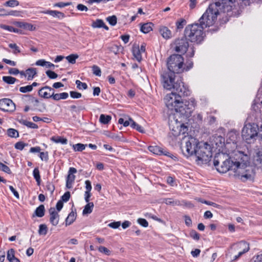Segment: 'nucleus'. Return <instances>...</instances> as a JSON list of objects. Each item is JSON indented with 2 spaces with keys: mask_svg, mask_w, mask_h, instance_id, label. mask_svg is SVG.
Returning a JSON list of instances; mask_svg holds the SVG:
<instances>
[{
  "mask_svg": "<svg viewBox=\"0 0 262 262\" xmlns=\"http://www.w3.org/2000/svg\"><path fill=\"white\" fill-rule=\"evenodd\" d=\"M225 139L221 136H215L213 138V143L216 145V148L222 147L224 144Z\"/></svg>",
  "mask_w": 262,
  "mask_h": 262,
  "instance_id": "5701e85b",
  "label": "nucleus"
},
{
  "mask_svg": "<svg viewBox=\"0 0 262 262\" xmlns=\"http://www.w3.org/2000/svg\"><path fill=\"white\" fill-rule=\"evenodd\" d=\"M5 6L14 7L19 5V2L17 0H9L7 1L4 4Z\"/></svg>",
  "mask_w": 262,
  "mask_h": 262,
  "instance_id": "ea45409f",
  "label": "nucleus"
},
{
  "mask_svg": "<svg viewBox=\"0 0 262 262\" xmlns=\"http://www.w3.org/2000/svg\"><path fill=\"white\" fill-rule=\"evenodd\" d=\"M162 82L164 89L180 92L181 95L186 94L188 88L184 85L181 79L174 81L175 74L170 71L163 73L162 75Z\"/></svg>",
  "mask_w": 262,
  "mask_h": 262,
  "instance_id": "7ed1b4c3",
  "label": "nucleus"
},
{
  "mask_svg": "<svg viewBox=\"0 0 262 262\" xmlns=\"http://www.w3.org/2000/svg\"><path fill=\"white\" fill-rule=\"evenodd\" d=\"M77 172V169L74 167H70L68 175L66 180V187L70 189L72 187V184L74 183L75 179V176L74 173Z\"/></svg>",
  "mask_w": 262,
  "mask_h": 262,
  "instance_id": "f3484780",
  "label": "nucleus"
},
{
  "mask_svg": "<svg viewBox=\"0 0 262 262\" xmlns=\"http://www.w3.org/2000/svg\"><path fill=\"white\" fill-rule=\"evenodd\" d=\"M227 6H231V9L225 8L222 0H219L215 3L209 5L205 13L199 19V21L200 25L204 27H209L214 24L217 19L219 15L222 13H226V16L231 17L238 15V12L234 9L233 4L230 5L228 3Z\"/></svg>",
  "mask_w": 262,
  "mask_h": 262,
  "instance_id": "f03ea898",
  "label": "nucleus"
},
{
  "mask_svg": "<svg viewBox=\"0 0 262 262\" xmlns=\"http://www.w3.org/2000/svg\"><path fill=\"white\" fill-rule=\"evenodd\" d=\"M86 145L81 143H78L73 145V148L75 151H81L84 150Z\"/></svg>",
  "mask_w": 262,
  "mask_h": 262,
  "instance_id": "58836bf2",
  "label": "nucleus"
},
{
  "mask_svg": "<svg viewBox=\"0 0 262 262\" xmlns=\"http://www.w3.org/2000/svg\"><path fill=\"white\" fill-rule=\"evenodd\" d=\"M233 164V177L243 182L252 180L254 176L253 167L250 165L248 155L240 151H235L230 156Z\"/></svg>",
  "mask_w": 262,
  "mask_h": 262,
  "instance_id": "f257e3e1",
  "label": "nucleus"
},
{
  "mask_svg": "<svg viewBox=\"0 0 262 262\" xmlns=\"http://www.w3.org/2000/svg\"><path fill=\"white\" fill-rule=\"evenodd\" d=\"M33 175L34 179L36 180V181L37 182V185L38 186L40 185L41 179H40L39 170L38 168H34L33 172Z\"/></svg>",
  "mask_w": 262,
  "mask_h": 262,
  "instance_id": "72a5a7b5",
  "label": "nucleus"
},
{
  "mask_svg": "<svg viewBox=\"0 0 262 262\" xmlns=\"http://www.w3.org/2000/svg\"><path fill=\"white\" fill-rule=\"evenodd\" d=\"M40 158L42 161H47L49 159L48 154L47 152H40Z\"/></svg>",
  "mask_w": 262,
  "mask_h": 262,
  "instance_id": "680f3d73",
  "label": "nucleus"
},
{
  "mask_svg": "<svg viewBox=\"0 0 262 262\" xmlns=\"http://www.w3.org/2000/svg\"><path fill=\"white\" fill-rule=\"evenodd\" d=\"M137 221L140 225L143 226L144 227H147L148 225L147 221L144 219H138Z\"/></svg>",
  "mask_w": 262,
  "mask_h": 262,
  "instance_id": "bf43d9fd",
  "label": "nucleus"
},
{
  "mask_svg": "<svg viewBox=\"0 0 262 262\" xmlns=\"http://www.w3.org/2000/svg\"><path fill=\"white\" fill-rule=\"evenodd\" d=\"M98 250L100 252L103 253L106 255H110L111 254V251L109 250L107 248L100 246L98 248Z\"/></svg>",
  "mask_w": 262,
  "mask_h": 262,
  "instance_id": "864d4df0",
  "label": "nucleus"
},
{
  "mask_svg": "<svg viewBox=\"0 0 262 262\" xmlns=\"http://www.w3.org/2000/svg\"><path fill=\"white\" fill-rule=\"evenodd\" d=\"M18 121L20 124H23L29 128H37L38 127V125L35 123L28 121L27 120L23 119H18Z\"/></svg>",
  "mask_w": 262,
  "mask_h": 262,
  "instance_id": "a878e982",
  "label": "nucleus"
},
{
  "mask_svg": "<svg viewBox=\"0 0 262 262\" xmlns=\"http://www.w3.org/2000/svg\"><path fill=\"white\" fill-rule=\"evenodd\" d=\"M26 144L22 142H18L15 144V148L19 150H23Z\"/></svg>",
  "mask_w": 262,
  "mask_h": 262,
  "instance_id": "774afa93",
  "label": "nucleus"
},
{
  "mask_svg": "<svg viewBox=\"0 0 262 262\" xmlns=\"http://www.w3.org/2000/svg\"><path fill=\"white\" fill-rule=\"evenodd\" d=\"M94 207V203L93 202L88 203L84 207L83 210V214H90L92 212Z\"/></svg>",
  "mask_w": 262,
  "mask_h": 262,
  "instance_id": "2f4dec72",
  "label": "nucleus"
},
{
  "mask_svg": "<svg viewBox=\"0 0 262 262\" xmlns=\"http://www.w3.org/2000/svg\"><path fill=\"white\" fill-rule=\"evenodd\" d=\"M2 28L3 29H4L5 30H8L10 32H13L15 33H21V30H20L17 28H15L13 27L12 26L4 25L2 27Z\"/></svg>",
  "mask_w": 262,
  "mask_h": 262,
  "instance_id": "79ce46f5",
  "label": "nucleus"
},
{
  "mask_svg": "<svg viewBox=\"0 0 262 262\" xmlns=\"http://www.w3.org/2000/svg\"><path fill=\"white\" fill-rule=\"evenodd\" d=\"M168 124L170 130L169 134L170 137L173 136L174 137H177L181 134L184 135L188 130L187 127L181 121H178V114H169Z\"/></svg>",
  "mask_w": 262,
  "mask_h": 262,
  "instance_id": "0eeeda50",
  "label": "nucleus"
},
{
  "mask_svg": "<svg viewBox=\"0 0 262 262\" xmlns=\"http://www.w3.org/2000/svg\"><path fill=\"white\" fill-rule=\"evenodd\" d=\"M213 164L219 172L229 171V175L233 176V167L230 156L225 153H218L214 157Z\"/></svg>",
  "mask_w": 262,
  "mask_h": 262,
  "instance_id": "39448f33",
  "label": "nucleus"
},
{
  "mask_svg": "<svg viewBox=\"0 0 262 262\" xmlns=\"http://www.w3.org/2000/svg\"><path fill=\"white\" fill-rule=\"evenodd\" d=\"M195 156L198 164L207 163L212 157L211 146L206 142H199L196 146Z\"/></svg>",
  "mask_w": 262,
  "mask_h": 262,
  "instance_id": "423d86ee",
  "label": "nucleus"
},
{
  "mask_svg": "<svg viewBox=\"0 0 262 262\" xmlns=\"http://www.w3.org/2000/svg\"><path fill=\"white\" fill-rule=\"evenodd\" d=\"M36 70L35 68H29L26 70V75L28 80H32L36 74Z\"/></svg>",
  "mask_w": 262,
  "mask_h": 262,
  "instance_id": "c756f323",
  "label": "nucleus"
},
{
  "mask_svg": "<svg viewBox=\"0 0 262 262\" xmlns=\"http://www.w3.org/2000/svg\"><path fill=\"white\" fill-rule=\"evenodd\" d=\"M54 90L52 88L49 86H45L39 90L38 95L40 97L45 99H48L52 98V93L54 92Z\"/></svg>",
  "mask_w": 262,
  "mask_h": 262,
  "instance_id": "a211bd4d",
  "label": "nucleus"
},
{
  "mask_svg": "<svg viewBox=\"0 0 262 262\" xmlns=\"http://www.w3.org/2000/svg\"><path fill=\"white\" fill-rule=\"evenodd\" d=\"M169 71L173 73H181L184 71V58L179 54L171 55L167 61Z\"/></svg>",
  "mask_w": 262,
  "mask_h": 262,
  "instance_id": "6e6552de",
  "label": "nucleus"
},
{
  "mask_svg": "<svg viewBox=\"0 0 262 262\" xmlns=\"http://www.w3.org/2000/svg\"><path fill=\"white\" fill-rule=\"evenodd\" d=\"M152 25L151 23L144 24L141 27L140 30L144 33H148L152 30Z\"/></svg>",
  "mask_w": 262,
  "mask_h": 262,
  "instance_id": "cd10ccee",
  "label": "nucleus"
},
{
  "mask_svg": "<svg viewBox=\"0 0 262 262\" xmlns=\"http://www.w3.org/2000/svg\"><path fill=\"white\" fill-rule=\"evenodd\" d=\"M71 5V3L59 2L54 4V7L63 8Z\"/></svg>",
  "mask_w": 262,
  "mask_h": 262,
  "instance_id": "4d7b16f0",
  "label": "nucleus"
},
{
  "mask_svg": "<svg viewBox=\"0 0 262 262\" xmlns=\"http://www.w3.org/2000/svg\"><path fill=\"white\" fill-rule=\"evenodd\" d=\"M186 21L185 19L183 18H181L180 20H178L176 23L177 29H182L184 27V26L186 25Z\"/></svg>",
  "mask_w": 262,
  "mask_h": 262,
  "instance_id": "37998d69",
  "label": "nucleus"
},
{
  "mask_svg": "<svg viewBox=\"0 0 262 262\" xmlns=\"http://www.w3.org/2000/svg\"><path fill=\"white\" fill-rule=\"evenodd\" d=\"M258 127L254 123L246 124L242 132V136L248 143H250L252 140L255 139L258 135Z\"/></svg>",
  "mask_w": 262,
  "mask_h": 262,
  "instance_id": "9b49d317",
  "label": "nucleus"
},
{
  "mask_svg": "<svg viewBox=\"0 0 262 262\" xmlns=\"http://www.w3.org/2000/svg\"><path fill=\"white\" fill-rule=\"evenodd\" d=\"M187 39V38L185 37L176 40L173 45L175 51L182 54L185 53L189 47Z\"/></svg>",
  "mask_w": 262,
  "mask_h": 262,
  "instance_id": "4468645a",
  "label": "nucleus"
},
{
  "mask_svg": "<svg viewBox=\"0 0 262 262\" xmlns=\"http://www.w3.org/2000/svg\"><path fill=\"white\" fill-rule=\"evenodd\" d=\"M7 134L11 138H17L19 136L18 131L14 128H9L7 130Z\"/></svg>",
  "mask_w": 262,
  "mask_h": 262,
  "instance_id": "c9c22d12",
  "label": "nucleus"
},
{
  "mask_svg": "<svg viewBox=\"0 0 262 262\" xmlns=\"http://www.w3.org/2000/svg\"><path fill=\"white\" fill-rule=\"evenodd\" d=\"M78 58L77 54H71L66 57L67 60L72 64H74L76 62V59Z\"/></svg>",
  "mask_w": 262,
  "mask_h": 262,
  "instance_id": "4c0bfd02",
  "label": "nucleus"
},
{
  "mask_svg": "<svg viewBox=\"0 0 262 262\" xmlns=\"http://www.w3.org/2000/svg\"><path fill=\"white\" fill-rule=\"evenodd\" d=\"M46 74L50 79H56L58 77V75L56 73L51 70L47 71Z\"/></svg>",
  "mask_w": 262,
  "mask_h": 262,
  "instance_id": "603ef678",
  "label": "nucleus"
},
{
  "mask_svg": "<svg viewBox=\"0 0 262 262\" xmlns=\"http://www.w3.org/2000/svg\"><path fill=\"white\" fill-rule=\"evenodd\" d=\"M52 140L55 143H61L62 144H66L68 142V140L67 139L62 138L61 137L55 138L54 137H53L52 138Z\"/></svg>",
  "mask_w": 262,
  "mask_h": 262,
  "instance_id": "a19ab883",
  "label": "nucleus"
},
{
  "mask_svg": "<svg viewBox=\"0 0 262 262\" xmlns=\"http://www.w3.org/2000/svg\"><path fill=\"white\" fill-rule=\"evenodd\" d=\"M111 117L109 115L101 114L100 116L99 120L101 123L106 124L111 121Z\"/></svg>",
  "mask_w": 262,
  "mask_h": 262,
  "instance_id": "f704fd0d",
  "label": "nucleus"
},
{
  "mask_svg": "<svg viewBox=\"0 0 262 262\" xmlns=\"http://www.w3.org/2000/svg\"><path fill=\"white\" fill-rule=\"evenodd\" d=\"M3 80L8 84H13L17 80L15 78L11 76H3Z\"/></svg>",
  "mask_w": 262,
  "mask_h": 262,
  "instance_id": "e433bc0d",
  "label": "nucleus"
},
{
  "mask_svg": "<svg viewBox=\"0 0 262 262\" xmlns=\"http://www.w3.org/2000/svg\"><path fill=\"white\" fill-rule=\"evenodd\" d=\"M75 83L77 85V88L79 89H82L83 90H85L88 88L86 83L82 82L79 80H77Z\"/></svg>",
  "mask_w": 262,
  "mask_h": 262,
  "instance_id": "8fccbe9b",
  "label": "nucleus"
},
{
  "mask_svg": "<svg viewBox=\"0 0 262 262\" xmlns=\"http://www.w3.org/2000/svg\"><path fill=\"white\" fill-rule=\"evenodd\" d=\"M76 217V213L74 211L71 212L66 219V226H67L72 224Z\"/></svg>",
  "mask_w": 262,
  "mask_h": 262,
  "instance_id": "4be33fe9",
  "label": "nucleus"
},
{
  "mask_svg": "<svg viewBox=\"0 0 262 262\" xmlns=\"http://www.w3.org/2000/svg\"><path fill=\"white\" fill-rule=\"evenodd\" d=\"M0 169L7 173H11V170L9 167L1 162H0Z\"/></svg>",
  "mask_w": 262,
  "mask_h": 262,
  "instance_id": "6e6d98bb",
  "label": "nucleus"
},
{
  "mask_svg": "<svg viewBox=\"0 0 262 262\" xmlns=\"http://www.w3.org/2000/svg\"><path fill=\"white\" fill-rule=\"evenodd\" d=\"M159 32L162 36L166 39H170L172 37L171 31L166 26H161L159 28Z\"/></svg>",
  "mask_w": 262,
  "mask_h": 262,
  "instance_id": "aec40b11",
  "label": "nucleus"
},
{
  "mask_svg": "<svg viewBox=\"0 0 262 262\" xmlns=\"http://www.w3.org/2000/svg\"><path fill=\"white\" fill-rule=\"evenodd\" d=\"M69 97V94L67 93L63 92L60 94H54L52 93V98L54 100H59L60 99H66Z\"/></svg>",
  "mask_w": 262,
  "mask_h": 262,
  "instance_id": "393cba45",
  "label": "nucleus"
},
{
  "mask_svg": "<svg viewBox=\"0 0 262 262\" xmlns=\"http://www.w3.org/2000/svg\"><path fill=\"white\" fill-rule=\"evenodd\" d=\"M232 249L234 252H242V253H246L249 250V246L247 243L242 241L237 244L234 245Z\"/></svg>",
  "mask_w": 262,
  "mask_h": 262,
  "instance_id": "dca6fc26",
  "label": "nucleus"
},
{
  "mask_svg": "<svg viewBox=\"0 0 262 262\" xmlns=\"http://www.w3.org/2000/svg\"><path fill=\"white\" fill-rule=\"evenodd\" d=\"M93 73L97 76H100L101 74V71L99 67L97 66L94 65L92 67Z\"/></svg>",
  "mask_w": 262,
  "mask_h": 262,
  "instance_id": "09e8293b",
  "label": "nucleus"
},
{
  "mask_svg": "<svg viewBox=\"0 0 262 262\" xmlns=\"http://www.w3.org/2000/svg\"><path fill=\"white\" fill-rule=\"evenodd\" d=\"M50 222L53 226H57L59 221V215L56 211L55 208L51 207L49 209Z\"/></svg>",
  "mask_w": 262,
  "mask_h": 262,
  "instance_id": "6ab92c4d",
  "label": "nucleus"
},
{
  "mask_svg": "<svg viewBox=\"0 0 262 262\" xmlns=\"http://www.w3.org/2000/svg\"><path fill=\"white\" fill-rule=\"evenodd\" d=\"M129 121L130 122V126L133 128L136 129L137 130H138L140 133H144V130L141 126H140V125H139L138 124L136 123L131 118H129Z\"/></svg>",
  "mask_w": 262,
  "mask_h": 262,
  "instance_id": "c85d7f7f",
  "label": "nucleus"
},
{
  "mask_svg": "<svg viewBox=\"0 0 262 262\" xmlns=\"http://www.w3.org/2000/svg\"><path fill=\"white\" fill-rule=\"evenodd\" d=\"M190 236L194 239L198 241L200 239V234L195 230H192L190 232Z\"/></svg>",
  "mask_w": 262,
  "mask_h": 262,
  "instance_id": "13d9d810",
  "label": "nucleus"
},
{
  "mask_svg": "<svg viewBox=\"0 0 262 262\" xmlns=\"http://www.w3.org/2000/svg\"><path fill=\"white\" fill-rule=\"evenodd\" d=\"M254 163L257 168L262 169V149L256 152L254 157Z\"/></svg>",
  "mask_w": 262,
  "mask_h": 262,
  "instance_id": "412c9836",
  "label": "nucleus"
},
{
  "mask_svg": "<svg viewBox=\"0 0 262 262\" xmlns=\"http://www.w3.org/2000/svg\"><path fill=\"white\" fill-rule=\"evenodd\" d=\"M70 93L73 98H79L82 96L81 93L75 91H71Z\"/></svg>",
  "mask_w": 262,
  "mask_h": 262,
  "instance_id": "338daca9",
  "label": "nucleus"
},
{
  "mask_svg": "<svg viewBox=\"0 0 262 262\" xmlns=\"http://www.w3.org/2000/svg\"><path fill=\"white\" fill-rule=\"evenodd\" d=\"M163 202L166 204L171 206H179L181 205L180 202L178 200H174L171 198L165 199Z\"/></svg>",
  "mask_w": 262,
  "mask_h": 262,
  "instance_id": "7c9ffc66",
  "label": "nucleus"
},
{
  "mask_svg": "<svg viewBox=\"0 0 262 262\" xmlns=\"http://www.w3.org/2000/svg\"><path fill=\"white\" fill-rule=\"evenodd\" d=\"M195 105V101L193 98L185 101H182L181 99L177 107L175 108L176 113H173V114H178V118L180 117V114L188 117L191 114ZM171 114H173V113H171Z\"/></svg>",
  "mask_w": 262,
  "mask_h": 262,
  "instance_id": "1a4fd4ad",
  "label": "nucleus"
},
{
  "mask_svg": "<svg viewBox=\"0 0 262 262\" xmlns=\"http://www.w3.org/2000/svg\"><path fill=\"white\" fill-rule=\"evenodd\" d=\"M189 94L190 92L188 89V92L186 94L181 95L180 92L174 91L171 93L166 95L164 98L165 103L166 106L171 111H175V108H176L178 104L179 103L182 97L188 96L189 95Z\"/></svg>",
  "mask_w": 262,
  "mask_h": 262,
  "instance_id": "9d476101",
  "label": "nucleus"
},
{
  "mask_svg": "<svg viewBox=\"0 0 262 262\" xmlns=\"http://www.w3.org/2000/svg\"><path fill=\"white\" fill-rule=\"evenodd\" d=\"M35 214L38 217H41L45 215V207L43 205L38 207L35 211Z\"/></svg>",
  "mask_w": 262,
  "mask_h": 262,
  "instance_id": "473e14b6",
  "label": "nucleus"
},
{
  "mask_svg": "<svg viewBox=\"0 0 262 262\" xmlns=\"http://www.w3.org/2000/svg\"><path fill=\"white\" fill-rule=\"evenodd\" d=\"M108 49L110 51L113 52L115 54H117L119 52V47L116 45H113Z\"/></svg>",
  "mask_w": 262,
  "mask_h": 262,
  "instance_id": "0e129e2a",
  "label": "nucleus"
},
{
  "mask_svg": "<svg viewBox=\"0 0 262 262\" xmlns=\"http://www.w3.org/2000/svg\"><path fill=\"white\" fill-rule=\"evenodd\" d=\"M205 28L200 23L189 25L185 29V36L191 42L200 43L205 36Z\"/></svg>",
  "mask_w": 262,
  "mask_h": 262,
  "instance_id": "20e7f679",
  "label": "nucleus"
},
{
  "mask_svg": "<svg viewBox=\"0 0 262 262\" xmlns=\"http://www.w3.org/2000/svg\"><path fill=\"white\" fill-rule=\"evenodd\" d=\"M32 91V86L30 85L25 86H21L19 88V91L24 93L29 92Z\"/></svg>",
  "mask_w": 262,
  "mask_h": 262,
  "instance_id": "5fc2aeb1",
  "label": "nucleus"
},
{
  "mask_svg": "<svg viewBox=\"0 0 262 262\" xmlns=\"http://www.w3.org/2000/svg\"><path fill=\"white\" fill-rule=\"evenodd\" d=\"M104 25V22L101 19H97L95 21H94L92 26L93 28H101L102 26Z\"/></svg>",
  "mask_w": 262,
  "mask_h": 262,
  "instance_id": "de8ad7c7",
  "label": "nucleus"
},
{
  "mask_svg": "<svg viewBox=\"0 0 262 262\" xmlns=\"http://www.w3.org/2000/svg\"><path fill=\"white\" fill-rule=\"evenodd\" d=\"M70 198V192L69 191H67L64 193V194L61 196V199L62 202H68Z\"/></svg>",
  "mask_w": 262,
  "mask_h": 262,
  "instance_id": "052dcab7",
  "label": "nucleus"
},
{
  "mask_svg": "<svg viewBox=\"0 0 262 262\" xmlns=\"http://www.w3.org/2000/svg\"><path fill=\"white\" fill-rule=\"evenodd\" d=\"M15 251L13 249H9L7 253V258L8 260L15 258Z\"/></svg>",
  "mask_w": 262,
  "mask_h": 262,
  "instance_id": "a18cd8bd",
  "label": "nucleus"
},
{
  "mask_svg": "<svg viewBox=\"0 0 262 262\" xmlns=\"http://www.w3.org/2000/svg\"><path fill=\"white\" fill-rule=\"evenodd\" d=\"M185 219V223L186 225L188 227H190L192 226V221L190 217L188 215H185L184 216Z\"/></svg>",
  "mask_w": 262,
  "mask_h": 262,
  "instance_id": "69168bd1",
  "label": "nucleus"
},
{
  "mask_svg": "<svg viewBox=\"0 0 262 262\" xmlns=\"http://www.w3.org/2000/svg\"><path fill=\"white\" fill-rule=\"evenodd\" d=\"M149 150L154 154L158 155H162L163 149L158 146H149Z\"/></svg>",
  "mask_w": 262,
  "mask_h": 262,
  "instance_id": "b1692460",
  "label": "nucleus"
},
{
  "mask_svg": "<svg viewBox=\"0 0 262 262\" xmlns=\"http://www.w3.org/2000/svg\"><path fill=\"white\" fill-rule=\"evenodd\" d=\"M133 53L135 58L138 61H140L142 60V53L139 51V47H134L133 49Z\"/></svg>",
  "mask_w": 262,
  "mask_h": 262,
  "instance_id": "bb28decb",
  "label": "nucleus"
},
{
  "mask_svg": "<svg viewBox=\"0 0 262 262\" xmlns=\"http://www.w3.org/2000/svg\"><path fill=\"white\" fill-rule=\"evenodd\" d=\"M38 233L40 235H46L47 233V227L45 224H41L39 226Z\"/></svg>",
  "mask_w": 262,
  "mask_h": 262,
  "instance_id": "c03bdc74",
  "label": "nucleus"
},
{
  "mask_svg": "<svg viewBox=\"0 0 262 262\" xmlns=\"http://www.w3.org/2000/svg\"><path fill=\"white\" fill-rule=\"evenodd\" d=\"M121 225L120 222H114L110 223L108 226L113 229H117Z\"/></svg>",
  "mask_w": 262,
  "mask_h": 262,
  "instance_id": "e2e57ef3",
  "label": "nucleus"
},
{
  "mask_svg": "<svg viewBox=\"0 0 262 262\" xmlns=\"http://www.w3.org/2000/svg\"><path fill=\"white\" fill-rule=\"evenodd\" d=\"M0 110L4 112H13L15 110V105L10 99H2L0 100Z\"/></svg>",
  "mask_w": 262,
  "mask_h": 262,
  "instance_id": "2eb2a0df",
  "label": "nucleus"
},
{
  "mask_svg": "<svg viewBox=\"0 0 262 262\" xmlns=\"http://www.w3.org/2000/svg\"><path fill=\"white\" fill-rule=\"evenodd\" d=\"M199 143L196 139L192 137L189 138L188 140L186 141L185 145L181 147L183 154L186 157H189L193 154L195 155L196 146Z\"/></svg>",
  "mask_w": 262,
  "mask_h": 262,
  "instance_id": "ddd939ff",
  "label": "nucleus"
},
{
  "mask_svg": "<svg viewBox=\"0 0 262 262\" xmlns=\"http://www.w3.org/2000/svg\"><path fill=\"white\" fill-rule=\"evenodd\" d=\"M9 47L10 48L13 49V53L14 54H16L18 53H20V52L19 47L17 46L16 43H10L9 45Z\"/></svg>",
  "mask_w": 262,
  "mask_h": 262,
  "instance_id": "3c124183",
  "label": "nucleus"
},
{
  "mask_svg": "<svg viewBox=\"0 0 262 262\" xmlns=\"http://www.w3.org/2000/svg\"><path fill=\"white\" fill-rule=\"evenodd\" d=\"M222 1L226 8L227 7L228 9H231V6H229L227 5L228 3L231 5L233 4L234 6L233 10H237L238 14H239V11L244 6L249 5L251 3L253 2H262V0H222Z\"/></svg>",
  "mask_w": 262,
  "mask_h": 262,
  "instance_id": "f8f14e48",
  "label": "nucleus"
},
{
  "mask_svg": "<svg viewBox=\"0 0 262 262\" xmlns=\"http://www.w3.org/2000/svg\"><path fill=\"white\" fill-rule=\"evenodd\" d=\"M106 20L112 26H115L117 24V18L115 15L108 16L106 18Z\"/></svg>",
  "mask_w": 262,
  "mask_h": 262,
  "instance_id": "49530a36",
  "label": "nucleus"
}]
</instances>
